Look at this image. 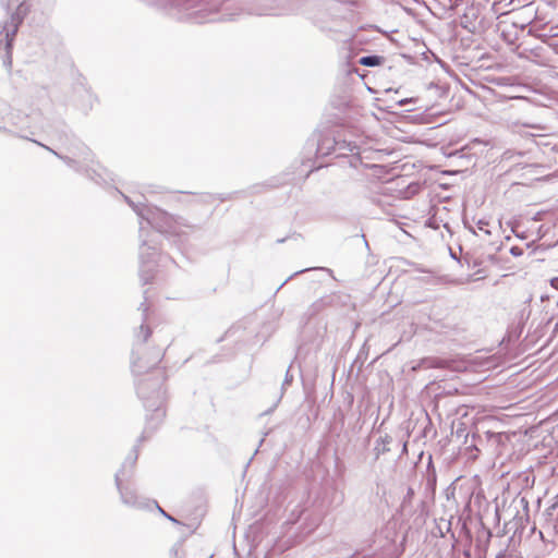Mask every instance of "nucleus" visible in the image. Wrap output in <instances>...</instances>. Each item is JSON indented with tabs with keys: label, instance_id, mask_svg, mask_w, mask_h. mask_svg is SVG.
<instances>
[{
	"label": "nucleus",
	"instance_id": "f257e3e1",
	"mask_svg": "<svg viewBox=\"0 0 558 558\" xmlns=\"http://www.w3.org/2000/svg\"><path fill=\"white\" fill-rule=\"evenodd\" d=\"M381 60L383 58L378 56H367L362 57L359 62L365 66H377L381 64Z\"/></svg>",
	"mask_w": 558,
	"mask_h": 558
},
{
	"label": "nucleus",
	"instance_id": "f03ea898",
	"mask_svg": "<svg viewBox=\"0 0 558 558\" xmlns=\"http://www.w3.org/2000/svg\"><path fill=\"white\" fill-rule=\"evenodd\" d=\"M551 286H553L554 288H558V278H554V279L551 280Z\"/></svg>",
	"mask_w": 558,
	"mask_h": 558
}]
</instances>
